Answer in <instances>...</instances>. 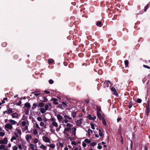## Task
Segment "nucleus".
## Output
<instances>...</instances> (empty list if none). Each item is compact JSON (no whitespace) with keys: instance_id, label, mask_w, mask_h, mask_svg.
Listing matches in <instances>:
<instances>
[{"instance_id":"338daca9","label":"nucleus","mask_w":150,"mask_h":150,"mask_svg":"<svg viewBox=\"0 0 150 150\" xmlns=\"http://www.w3.org/2000/svg\"><path fill=\"white\" fill-rule=\"evenodd\" d=\"M11 146V143H9L7 145V146L8 147L10 148Z\"/></svg>"},{"instance_id":"6ab92c4d","label":"nucleus","mask_w":150,"mask_h":150,"mask_svg":"<svg viewBox=\"0 0 150 150\" xmlns=\"http://www.w3.org/2000/svg\"><path fill=\"white\" fill-rule=\"evenodd\" d=\"M40 147L41 149H42L43 150H46L47 149V146L42 144H41L40 146Z\"/></svg>"},{"instance_id":"c03bdc74","label":"nucleus","mask_w":150,"mask_h":150,"mask_svg":"<svg viewBox=\"0 0 150 150\" xmlns=\"http://www.w3.org/2000/svg\"><path fill=\"white\" fill-rule=\"evenodd\" d=\"M101 21H98L96 25L98 26L99 27H101Z\"/></svg>"},{"instance_id":"bf43d9fd","label":"nucleus","mask_w":150,"mask_h":150,"mask_svg":"<svg viewBox=\"0 0 150 150\" xmlns=\"http://www.w3.org/2000/svg\"><path fill=\"white\" fill-rule=\"evenodd\" d=\"M49 83L50 84H52L53 83L54 81L52 79H50L49 81Z\"/></svg>"},{"instance_id":"49530a36","label":"nucleus","mask_w":150,"mask_h":150,"mask_svg":"<svg viewBox=\"0 0 150 150\" xmlns=\"http://www.w3.org/2000/svg\"><path fill=\"white\" fill-rule=\"evenodd\" d=\"M71 114H72V116L73 117L75 118L76 116V112H72Z\"/></svg>"},{"instance_id":"864d4df0","label":"nucleus","mask_w":150,"mask_h":150,"mask_svg":"<svg viewBox=\"0 0 150 150\" xmlns=\"http://www.w3.org/2000/svg\"><path fill=\"white\" fill-rule=\"evenodd\" d=\"M35 126L37 129H40V127H39V125L37 123H35Z\"/></svg>"},{"instance_id":"680f3d73","label":"nucleus","mask_w":150,"mask_h":150,"mask_svg":"<svg viewBox=\"0 0 150 150\" xmlns=\"http://www.w3.org/2000/svg\"><path fill=\"white\" fill-rule=\"evenodd\" d=\"M71 144L72 145H76L77 144V143L76 142H75L74 141L72 142H71Z\"/></svg>"},{"instance_id":"ea45409f","label":"nucleus","mask_w":150,"mask_h":150,"mask_svg":"<svg viewBox=\"0 0 150 150\" xmlns=\"http://www.w3.org/2000/svg\"><path fill=\"white\" fill-rule=\"evenodd\" d=\"M52 100L54 101L53 102L54 104L57 105L58 104V102L57 101V99H56L53 98Z\"/></svg>"},{"instance_id":"09e8293b","label":"nucleus","mask_w":150,"mask_h":150,"mask_svg":"<svg viewBox=\"0 0 150 150\" xmlns=\"http://www.w3.org/2000/svg\"><path fill=\"white\" fill-rule=\"evenodd\" d=\"M97 144V143L95 142H93L90 144V146H94Z\"/></svg>"},{"instance_id":"2f4dec72","label":"nucleus","mask_w":150,"mask_h":150,"mask_svg":"<svg viewBox=\"0 0 150 150\" xmlns=\"http://www.w3.org/2000/svg\"><path fill=\"white\" fill-rule=\"evenodd\" d=\"M25 107L28 108H30V103H26L25 104Z\"/></svg>"},{"instance_id":"5fc2aeb1","label":"nucleus","mask_w":150,"mask_h":150,"mask_svg":"<svg viewBox=\"0 0 150 150\" xmlns=\"http://www.w3.org/2000/svg\"><path fill=\"white\" fill-rule=\"evenodd\" d=\"M7 98H4L3 100L2 101V103L4 104L5 103V102L4 101V100H7Z\"/></svg>"},{"instance_id":"a18cd8bd","label":"nucleus","mask_w":150,"mask_h":150,"mask_svg":"<svg viewBox=\"0 0 150 150\" xmlns=\"http://www.w3.org/2000/svg\"><path fill=\"white\" fill-rule=\"evenodd\" d=\"M54 60L52 59H50L48 60V63L49 64H52L53 63Z\"/></svg>"},{"instance_id":"473e14b6","label":"nucleus","mask_w":150,"mask_h":150,"mask_svg":"<svg viewBox=\"0 0 150 150\" xmlns=\"http://www.w3.org/2000/svg\"><path fill=\"white\" fill-rule=\"evenodd\" d=\"M16 137H17L15 136H13L10 139L11 142H13V140H16Z\"/></svg>"},{"instance_id":"4468645a","label":"nucleus","mask_w":150,"mask_h":150,"mask_svg":"<svg viewBox=\"0 0 150 150\" xmlns=\"http://www.w3.org/2000/svg\"><path fill=\"white\" fill-rule=\"evenodd\" d=\"M0 150H10L6 147L4 144H1L0 145Z\"/></svg>"},{"instance_id":"c756f323","label":"nucleus","mask_w":150,"mask_h":150,"mask_svg":"<svg viewBox=\"0 0 150 150\" xmlns=\"http://www.w3.org/2000/svg\"><path fill=\"white\" fill-rule=\"evenodd\" d=\"M64 117L65 119H67L69 120H71L72 119V118L71 117H69L67 115H64Z\"/></svg>"},{"instance_id":"2eb2a0df","label":"nucleus","mask_w":150,"mask_h":150,"mask_svg":"<svg viewBox=\"0 0 150 150\" xmlns=\"http://www.w3.org/2000/svg\"><path fill=\"white\" fill-rule=\"evenodd\" d=\"M25 139L28 142H29L30 141L32 137L31 135L28 134H26L25 136Z\"/></svg>"},{"instance_id":"9d476101","label":"nucleus","mask_w":150,"mask_h":150,"mask_svg":"<svg viewBox=\"0 0 150 150\" xmlns=\"http://www.w3.org/2000/svg\"><path fill=\"white\" fill-rule=\"evenodd\" d=\"M55 115L57 117V119L58 120V122L60 123V122H62V120L63 118V117L61 115L57 114H55Z\"/></svg>"},{"instance_id":"ddd939ff","label":"nucleus","mask_w":150,"mask_h":150,"mask_svg":"<svg viewBox=\"0 0 150 150\" xmlns=\"http://www.w3.org/2000/svg\"><path fill=\"white\" fill-rule=\"evenodd\" d=\"M12 112L13 111L12 109H8L4 111L3 112V113L4 114L6 113L7 114H9L12 113Z\"/></svg>"},{"instance_id":"f03ea898","label":"nucleus","mask_w":150,"mask_h":150,"mask_svg":"<svg viewBox=\"0 0 150 150\" xmlns=\"http://www.w3.org/2000/svg\"><path fill=\"white\" fill-rule=\"evenodd\" d=\"M13 128V126L10 123H7L5 125L4 129L9 134L12 131Z\"/></svg>"},{"instance_id":"b1692460","label":"nucleus","mask_w":150,"mask_h":150,"mask_svg":"<svg viewBox=\"0 0 150 150\" xmlns=\"http://www.w3.org/2000/svg\"><path fill=\"white\" fill-rule=\"evenodd\" d=\"M51 106V104L50 103H49L48 104L46 105L45 106V109L47 110H48L50 107Z\"/></svg>"},{"instance_id":"a878e982","label":"nucleus","mask_w":150,"mask_h":150,"mask_svg":"<svg viewBox=\"0 0 150 150\" xmlns=\"http://www.w3.org/2000/svg\"><path fill=\"white\" fill-rule=\"evenodd\" d=\"M29 147L32 150H34L35 149L34 148V145L32 143L29 144Z\"/></svg>"},{"instance_id":"f704fd0d","label":"nucleus","mask_w":150,"mask_h":150,"mask_svg":"<svg viewBox=\"0 0 150 150\" xmlns=\"http://www.w3.org/2000/svg\"><path fill=\"white\" fill-rule=\"evenodd\" d=\"M37 105L36 103H33L32 105V110H34L36 108Z\"/></svg>"},{"instance_id":"412c9836","label":"nucleus","mask_w":150,"mask_h":150,"mask_svg":"<svg viewBox=\"0 0 150 150\" xmlns=\"http://www.w3.org/2000/svg\"><path fill=\"white\" fill-rule=\"evenodd\" d=\"M47 146L49 147L50 148L54 149L55 147V145L54 144H51L48 145Z\"/></svg>"},{"instance_id":"4d7b16f0","label":"nucleus","mask_w":150,"mask_h":150,"mask_svg":"<svg viewBox=\"0 0 150 150\" xmlns=\"http://www.w3.org/2000/svg\"><path fill=\"white\" fill-rule=\"evenodd\" d=\"M142 100L141 99H140V98L138 99L137 100V102L139 103H141L142 102Z\"/></svg>"},{"instance_id":"dca6fc26","label":"nucleus","mask_w":150,"mask_h":150,"mask_svg":"<svg viewBox=\"0 0 150 150\" xmlns=\"http://www.w3.org/2000/svg\"><path fill=\"white\" fill-rule=\"evenodd\" d=\"M11 116L13 118L18 119L19 118V115L17 113H13L11 115Z\"/></svg>"},{"instance_id":"4c0bfd02","label":"nucleus","mask_w":150,"mask_h":150,"mask_svg":"<svg viewBox=\"0 0 150 150\" xmlns=\"http://www.w3.org/2000/svg\"><path fill=\"white\" fill-rule=\"evenodd\" d=\"M26 122L25 121H24L21 122V125L23 126H25L26 125Z\"/></svg>"},{"instance_id":"7ed1b4c3","label":"nucleus","mask_w":150,"mask_h":150,"mask_svg":"<svg viewBox=\"0 0 150 150\" xmlns=\"http://www.w3.org/2000/svg\"><path fill=\"white\" fill-rule=\"evenodd\" d=\"M43 120V122L42 121L40 123V126L43 127L41 128L42 129L46 128L47 125L45 124L44 122H47L48 121V119L46 118H44Z\"/></svg>"},{"instance_id":"c85d7f7f","label":"nucleus","mask_w":150,"mask_h":150,"mask_svg":"<svg viewBox=\"0 0 150 150\" xmlns=\"http://www.w3.org/2000/svg\"><path fill=\"white\" fill-rule=\"evenodd\" d=\"M22 131L23 132L28 130V126H25V127L22 129Z\"/></svg>"},{"instance_id":"58836bf2","label":"nucleus","mask_w":150,"mask_h":150,"mask_svg":"<svg viewBox=\"0 0 150 150\" xmlns=\"http://www.w3.org/2000/svg\"><path fill=\"white\" fill-rule=\"evenodd\" d=\"M99 135L101 137L103 136V133L102 132H101V130L100 129H99Z\"/></svg>"},{"instance_id":"7c9ffc66","label":"nucleus","mask_w":150,"mask_h":150,"mask_svg":"<svg viewBox=\"0 0 150 150\" xmlns=\"http://www.w3.org/2000/svg\"><path fill=\"white\" fill-rule=\"evenodd\" d=\"M3 132L0 131L1 132H0V136L1 137L4 136L5 134V133L4 131V130H3Z\"/></svg>"},{"instance_id":"13d9d810","label":"nucleus","mask_w":150,"mask_h":150,"mask_svg":"<svg viewBox=\"0 0 150 150\" xmlns=\"http://www.w3.org/2000/svg\"><path fill=\"white\" fill-rule=\"evenodd\" d=\"M82 145L84 147H86V144L85 142H83Z\"/></svg>"},{"instance_id":"de8ad7c7","label":"nucleus","mask_w":150,"mask_h":150,"mask_svg":"<svg viewBox=\"0 0 150 150\" xmlns=\"http://www.w3.org/2000/svg\"><path fill=\"white\" fill-rule=\"evenodd\" d=\"M59 146H60L61 147H63L64 143L63 142H59Z\"/></svg>"},{"instance_id":"052dcab7","label":"nucleus","mask_w":150,"mask_h":150,"mask_svg":"<svg viewBox=\"0 0 150 150\" xmlns=\"http://www.w3.org/2000/svg\"><path fill=\"white\" fill-rule=\"evenodd\" d=\"M143 67H145V68H147V69H150V67H149V66H148L146 65H143Z\"/></svg>"},{"instance_id":"e433bc0d","label":"nucleus","mask_w":150,"mask_h":150,"mask_svg":"<svg viewBox=\"0 0 150 150\" xmlns=\"http://www.w3.org/2000/svg\"><path fill=\"white\" fill-rule=\"evenodd\" d=\"M101 120H102V122L103 124L105 126L107 124L104 118H103Z\"/></svg>"},{"instance_id":"0e129e2a","label":"nucleus","mask_w":150,"mask_h":150,"mask_svg":"<svg viewBox=\"0 0 150 150\" xmlns=\"http://www.w3.org/2000/svg\"><path fill=\"white\" fill-rule=\"evenodd\" d=\"M6 45V43L4 42L2 44V46L5 47Z\"/></svg>"},{"instance_id":"aec40b11","label":"nucleus","mask_w":150,"mask_h":150,"mask_svg":"<svg viewBox=\"0 0 150 150\" xmlns=\"http://www.w3.org/2000/svg\"><path fill=\"white\" fill-rule=\"evenodd\" d=\"M64 132H69L71 131V127H64Z\"/></svg>"},{"instance_id":"bb28decb","label":"nucleus","mask_w":150,"mask_h":150,"mask_svg":"<svg viewBox=\"0 0 150 150\" xmlns=\"http://www.w3.org/2000/svg\"><path fill=\"white\" fill-rule=\"evenodd\" d=\"M40 112L42 113H45L46 111L44 108H42L40 109Z\"/></svg>"},{"instance_id":"79ce46f5","label":"nucleus","mask_w":150,"mask_h":150,"mask_svg":"<svg viewBox=\"0 0 150 150\" xmlns=\"http://www.w3.org/2000/svg\"><path fill=\"white\" fill-rule=\"evenodd\" d=\"M125 66L126 67H128V64H129V62L127 60H125Z\"/></svg>"},{"instance_id":"6e6552de","label":"nucleus","mask_w":150,"mask_h":150,"mask_svg":"<svg viewBox=\"0 0 150 150\" xmlns=\"http://www.w3.org/2000/svg\"><path fill=\"white\" fill-rule=\"evenodd\" d=\"M8 142V140L7 137H5L2 139L0 140V144H6Z\"/></svg>"},{"instance_id":"20e7f679","label":"nucleus","mask_w":150,"mask_h":150,"mask_svg":"<svg viewBox=\"0 0 150 150\" xmlns=\"http://www.w3.org/2000/svg\"><path fill=\"white\" fill-rule=\"evenodd\" d=\"M18 147L19 150H22L23 149L24 150H26L27 148V147L23 141L22 142L21 144H18Z\"/></svg>"},{"instance_id":"c9c22d12","label":"nucleus","mask_w":150,"mask_h":150,"mask_svg":"<svg viewBox=\"0 0 150 150\" xmlns=\"http://www.w3.org/2000/svg\"><path fill=\"white\" fill-rule=\"evenodd\" d=\"M84 142L87 143H90L91 142V140L86 139L84 140Z\"/></svg>"},{"instance_id":"39448f33","label":"nucleus","mask_w":150,"mask_h":150,"mask_svg":"<svg viewBox=\"0 0 150 150\" xmlns=\"http://www.w3.org/2000/svg\"><path fill=\"white\" fill-rule=\"evenodd\" d=\"M14 134L17 137H18L19 135L21 136L22 134L21 130L19 127L16 128L15 129V131L14 132Z\"/></svg>"},{"instance_id":"8fccbe9b","label":"nucleus","mask_w":150,"mask_h":150,"mask_svg":"<svg viewBox=\"0 0 150 150\" xmlns=\"http://www.w3.org/2000/svg\"><path fill=\"white\" fill-rule=\"evenodd\" d=\"M48 100L45 97H43V100H42V101L44 102H46Z\"/></svg>"},{"instance_id":"423d86ee","label":"nucleus","mask_w":150,"mask_h":150,"mask_svg":"<svg viewBox=\"0 0 150 150\" xmlns=\"http://www.w3.org/2000/svg\"><path fill=\"white\" fill-rule=\"evenodd\" d=\"M42 140L45 143H51V141L50 138L46 136H44L42 137Z\"/></svg>"},{"instance_id":"3c124183","label":"nucleus","mask_w":150,"mask_h":150,"mask_svg":"<svg viewBox=\"0 0 150 150\" xmlns=\"http://www.w3.org/2000/svg\"><path fill=\"white\" fill-rule=\"evenodd\" d=\"M44 105V104L42 102H40L39 103V106L40 107H43Z\"/></svg>"},{"instance_id":"0eeeda50","label":"nucleus","mask_w":150,"mask_h":150,"mask_svg":"<svg viewBox=\"0 0 150 150\" xmlns=\"http://www.w3.org/2000/svg\"><path fill=\"white\" fill-rule=\"evenodd\" d=\"M58 106L59 108L63 110L67 107V104L64 102H62L61 103L59 104Z\"/></svg>"},{"instance_id":"774afa93","label":"nucleus","mask_w":150,"mask_h":150,"mask_svg":"<svg viewBox=\"0 0 150 150\" xmlns=\"http://www.w3.org/2000/svg\"><path fill=\"white\" fill-rule=\"evenodd\" d=\"M148 5L147 4V5L146 6H145L144 9V11H146V10H147V9L148 7Z\"/></svg>"},{"instance_id":"72a5a7b5","label":"nucleus","mask_w":150,"mask_h":150,"mask_svg":"<svg viewBox=\"0 0 150 150\" xmlns=\"http://www.w3.org/2000/svg\"><path fill=\"white\" fill-rule=\"evenodd\" d=\"M37 119L38 121L40 122H42V118L41 117H38Z\"/></svg>"},{"instance_id":"a19ab883","label":"nucleus","mask_w":150,"mask_h":150,"mask_svg":"<svg viewBox=\"0 0 150 150\" xmlns=\"http://www.w3.org/2000/svg\"><path fill=\"white\" fill-rule=\"evenodd\" d=\"M18 147L16 145H14L12 147V150H18Z\"/></svg>"},{"instance_id":"f3484780","label":"nucleus","mask_w":150,"mask_h":150,"mask_svg":"<svg viewBox=\"0 0 150 150\" xmlns=\"http://www.w3.org/2000/svg\"><path fill=\"white\" fill-rule=\"evenodd\" d=\"M10 123L11 125H16L17 122L13 120L9 119L8 120Z\"/></svg>"},{"instance_id":"f8f14e48","label":"nucleus","mask_w":150,"mask_h":150,"mask_svg":"<svg viewBox=\"0 0 150 150\" xmlns=\"http://www.w3.org/2000/svg\"><path fill=\"white\" fill-rule=\"evenodd\" d=\"M88 119L91 120H94L96 118V117L94 115H88L87 116Z\"/></svg>"},{"instance_id":"393cba45","label":"nucleus","mask_w":150,"mask_h":150,"mask_svg":"<svg viewBox=\"0 0 150 150\" xmlns=\"http://www.w3.org/2000/svg\"><path fill=\"white\" fill-rule=\"evenodd\" d=\"M76 128L75 127H73L72 128V134L74 135H75L76 134Z\"/></svg>"},{"instance_id":"cd10ccee","label":"nucleus","mask_w":150,"mask_h":150,"mask_svg":"<svg viewBox=\"0 0 150 150\" xmlns=\"http://www.w3.org/2000/svg\"><path fill=\"white\" fill-rule=\"evenodd\" d=\"M93 131L91 129H88V136L90 137L91 134L93 133Z\"/></svg>"},{"instance_id":"6e6d98bb","label":"nucleus","mask_w":150,"mask_h":150,"mask_svg":"<svg viewBox=\"0 0 150 150\" xmlns=\"http://www.w3.org/2000/svg\"><path fill=\"white\" fill-rule=\"evenodd\" d=\"M100 144H98V147H97V148L99 149H102V146H101L100 145Z\"/></svg>"},{"instance_id":"9b49d317","label":"nucleus","mask_w":150,"mask_h":150,"mask_svg":"<svg viewBox=\"0 0 150 150\" xmlns=\"http://www.w3.org/2000/svg\"><path fill=\"white\" fill-rule=\"evenodd\" d=\"M111 91L113 92L112 94L115 95L116 96H118V94L117 93L116 89L114 87H112L111 88Z\"/></svg>"},{"instance_id":"4be33fe9","label":"nucleus","mask_w":150,"mask_h":150,"mask_svg":"<svg viewBox=\"0 0 150 150\" xmlns=\"http://www.w3.org/2000/svg\"><path fill=\"white\" fill-rule=\"evenodd\" d=\"M97 116L100 120H101L103 118L101 115L100 112H97Z\"/></svg>"},{"instance_id":"f257e3e1","label":"nucleus","mask_w":150,"mask_h":150,"mask_svg":"<svg viewBox=\"0 0 150 150\" xmlns=\"http://www.w3.org/2000/svg\"><path fill=\"white\" fill-rule=\"evenodd\" d=\"M50 120L52 125V126L56 128V131L58 132L59 131L61 127L60 126L59 128H57L58 125L57 122L56 120L54 117H52L50 119Z\"/></svg>"},{"instance_id":"69168bd1","label":"nucleus","mask_w":150,"mask_h":150,"mask_svg":"<svg viewBox=\"0 0 150 150\" xmlns=\"http://www.w3.org/2000/svg\"><path fill=\"white\" fill-rule=\"evenodd\" d=\"M121 142L122 143V144H123V139L122 136H121Z\"/></svg>"},{"instance_id":"e2e57ef3","label":"nucleus","mask_w":150,"mask_h":150,"mask_svg":"<svg viewBox=\"0 0 150 150\" xmlns=\"http://www.w3.org/2000/svg\"><path fill=\"white\" fill-rule=\"evenodd\" d=\"M91 127L92 129H95L94 125L92 124H91Z\"/></svg>"},{"instance_id":"a211bd4d","label":"nucleus","mask_w":150,"mask_h":150,"mask_svg":"<svg viewBox=\"0 0 150 150\" xmlns=\"http://www.w3.org/2000/svg\"><path fill=\"white\" fill-rule=\"evenodd\" d=\"M72 122L71 121L69 120L68 119H64V120H62V123H63L64 125V124H66L68 123V122Z\"/></svg>"},{"instance_id":"37998d69","label":"nucleus","mask_w":150,"mask_h":150,"mask_svg":"<svg viewBox=\"0 0 150 150\" xmlns=\"http://www.w3.org/2000/svg\"><path fill=\"white\" fill-rule=\"evenodd\" d=\"M38 139L37 138H35L34 139L33 142L34 144H36L38 142Z\"/></svg>"},{"instance_id":"603ef678","label":"nucleus","mask_w":150,"mask_h":150,"mask_svg":"<svg viewBox=\"0 0 150 150\" xmlns=\"http://www.w3.org/2000/svg\"><path fill=\"white\" fill-rule=\"evenodd\" d=\"M51 126H50V131L51 132H52L53 133H55V130L54 129H53L52 128Z\"/></svg>"},{"instance_id":"1a4fd4ad","label":"nucleus","mask_w":150,"mask_h":150,"mask_svg":"<svg viewBox=\"0 0 150 150\" xmlns=\"http://www.w3.org/2000/svg\"><path fill=\"white\" fill-rule=\"evenodd\" d=\"M83 121V118H80L79 119L77 120L76 122V125L79 127L80 126Z\"/></svg>"},{"instance_id":"5701e85b","label":"nucleus","mask_w":150,"mask_h":150,"mask_svg":"<svg viewBox=\"0 0 150 150\" xmlns=\"http://www.w3.org/2000/svg\"><path fill=\"white\" fill-rule=\"evenodd\" d=\"M73 126V125L69 123H67L66 124H64V127H71Z\"/></svg>"}]
</instances>
